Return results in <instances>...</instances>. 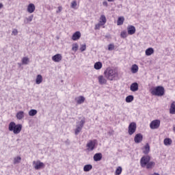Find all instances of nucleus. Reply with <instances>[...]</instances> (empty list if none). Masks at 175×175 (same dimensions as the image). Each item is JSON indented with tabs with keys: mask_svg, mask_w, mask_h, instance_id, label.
<instances>
[{
	"mask_svg": "<svg viewBox=\"0 0 175 175\" xmlns=\"http://www.w3.org/2000/svg\"><path fill=\"white\" fill-rule=\"evenodd\" d=\"M104 75L110 81H113V80H117L118 79V72L116 71V70H113L111 68H107V70L104 72Z\"/></svg>",
	"mask_w": 175,
	"mask_h": 175,
	"instance_id": "1",
	"label": "nucleus"
},
{
	"mask_svg": "<svg viewBox=\"0 0 175 175\" xmlns=\"http://www.w3.org/2000/svg\"><path fill=\"white\" fill-rule=\"evenodd\" d=\"M21 129H23V125L21 124H16L14 122H11L9 124L8 131L13 132L14 135H18L21 132Z\"/></svg>",
	"mask_w": 175,
	"mask_h": 175,
	"instance_id": "2",
	"label": "nucleus"
},
{
	"mask_svg": "<svg viewBox=\"0 0 175 175\" xmlns=\"http://www.w3.org/2000/svg\"><path fill=\"white\" fill-rule=\"evenodd\" d=\"M150 93L154 96H163L165 95V88L163 86H157L151 89Z\"/></svg>",
	"mask_w": 175,
	"mask_h": 175,
	"instance_id": "3",
	"label": "nucleus"
},
{
	"mask_svg": "<svg viewBox=\"0 0 175 175\" xmlns=\"http://www.w3.org/2000/svg\"><path fill=\"white\" fill-rule=\"evenodd\" d=\"M151 161V157L148 155L143 156L140 159V165L144 167Z\"/></svg>",
	"mask_w": 175,
	"mask_h": 175,
	"instance_id": "4",
	"label": "nucleus"
},
{
	"mask_svg": "<svg viewBox=\"0 0 175 175\" xmlns=\"http://www.w3.org/2000/svg\"><path fill=\"white\" fill-rule=\"evenodd\" d=\"M33 167L36 169V170H40L42 167H44V163L40 162V161H33Z\"/></svg>",
	"mask_w": 175,
	"mask_h": 175,
	"instance_id": "5",
	"label": "nucleus"
},
{
	"mask_svg": "<svg viewBox=\"0 0 175 175\" xmlns=\"http://www.w3.org/2000/svg\"><path fill=\"white\" fill-rule=\"evenodd\" d=\"M159 126H161V120H154L150 124V129H158Z\"/></svg>",
	"mask_w": 175,
	"mask_h": 175,
	"instance_id": "6",
	"label": "nucleus"
},
{
	"mask_svg": "<svg viewBox=\"0 0 175 175\" xmlns=\"http://www.w3.org/2000/svg\"><path fill=\"white\" fill-rule=\"evenodd\" d=\"M96 144V141L95 139L89 141V142L86 144L88 151H94V150H95Z\"/></svg>",
	"mask_w": 175,
	"mask_h": 175,
	"instance_id": "7",
	"label": "nucleus"
},
{
	"mask_svg": "<svg viewBox=\"0 0 175 175\" xmlns=\"http://www.w3.org/2000/svg\"><path fill=\"white\" fill-rule=\"evenodd\" d=\"M136 123L135 122H131L129 126V135L130 136H132L135 132H136Z\"/></svg>",
	"mask_w": 175,
	"mask_h": 175,
	"instance_id": "8",
	"label": "nucleus"
},
{
	"mask_svg": "<svg viewBox=\"0 0 175 175\" xmlns=\"http://www.w3.org/2000/svg\"><path fill=\"white\" fill-rule=\"evenodd\" d=\"M134 142L137 144H139V143H142V142H143V135H142V133H138L135 135L134 137Z\"/></svg>",
	"mask_w": 175,
	"mask_h": 175,
	"instance_id": "9",
	"label": "nucleus"
},
{
	"mask_svg": "<svg viewBox=\"0 0 175 175\" xmlns=\"http://www.w3.org/2000/svg\"><path fill=\"white\" fill-rule=\"evenodd\" d=\"M98 80L99 84H100L101 85H103L107 83V80L106 79V78L103 77V75H99L98 77Z\"/></svg>",
	"mask_w": 175,
	"mask_h": 175,
	"instance_id": "10",
	"label": "nucleus"
},
{
	"mask_svg": "<svg viewBox=\"0 0 175 175\" xmlns=\"http://www.w3.org/2000/svg\"><path fill=\"white\" fill-rule=\"evenodd\" d=\"M130 90L133 92H136V91L139 90V83L137 82L133 83L130 86Z\"/></svg>",
	"mask_w": 175,
	"mask_h": 175,
	"instance_id": "11",
	"label": "nucleus"
},
{
	"mask_svg": "<svg viewBox=\"0 0 175 175\" xmlns=\"http://www.w3.org/2000/svg\"><path fill=\"white\" fill-rule=\"evenodd\" d=\"M52 60L54 62H61L62 61V55L61 54H56L52 57Z\"/></svg>",
	"mask_w": 175,
	"mask_h": 175,
	"instance_id": "12",
	"label": "nucleus"
},
{
	"mask_svg": "<svg viewBox=\"0 0 175 175\" xmlns=\"http://www.w3.org/2000/svg\"><path fill=\"white\" fill-rule=\"evenodd\" d=\"M127 32L129 35H133L136 32V28L134 26L129 25L127 27Z\"/></svg>",
	"mask_w": 175,
	"mask_h": 175,
	"instance_id": "13",
	"label": "nucleus"
},
{
	"mask_svg": "<svg viewBox=\"0 0 175 175\" xmlns=\"http://www.w3.org/2000/svg\"><path fill=\"white\" fill-rule=\"evenodd\" d=\"M81 38V33L80 31H76L75 33H73L71 39L72 40H79Z\"/></svg>",
	"mask_w": 175,
	"mask_h": 175,
	"instance_id": "14",
	"label": "nucleus"
},
{
	"mask_svg": "<svg viewBox=\"0 0 175 175\" xmlns=\"http://www.w3.org/2000/svg\"><path fill=\"white\" fill-rule=\"evenodd\" d=\"M85 100V98L83 96H80L75 98V101L78 105H81V103H84Z\"/></svg>",
	"mask_w": 175,
	"mask_h": 175,
	"instance_id": "15",
	"label": "nucleus"
},
{
	"mask_svg": "<svg viewBox=\"0 0 175 175\" xmlns=\"http://www.w3.org/2000/svg\"><path fill=\"white\" fill-rule=\"evenodd\" d=\"M25 113L23 111H19L16 113V118L17 120H23L25 117Z\"/></svg>",
	"mask_w": 175,
	"mask_h": 175,
	"instance_id": "16",
	"label": "nucleus"
},
{
	"mask_svg": "<svg viewBox=\"0 0 175 175\" xmlns=\"http://www.w3.org/2000/svg\"><path fill=\"white\" fill-rule=\"evenodd\" d=\"M28 13H33L35 12V5L33 3H30L27 6Z\"/></svg>",
	"mask_w": 175,
	"mask_h": 175,
	"instance_id": "17",
	"label": "nucleus"
},
{
	"mask_svg": "<svg viewBox=\"0 0 175 175\" xmlns=\"http://www.w3.org/2000/svg\"><path fill=\"white\" fill-rule=\"evenodd\" d=\"M93 159L95 162H98V161H100L102 159V153H96L94 155Z\"/></svg>",
	"mask_w": 175,
	"mask_h": 175,
	"instance_id": "18",
	"label": "nucleus"
},
{
	"mask_svg": "<svg viewBox=\"0 0 175 175\" xmlns=\"http://www.w3.org/2000/svg\"><path fill=\"white\" fill-rule=\"evenodd\" d=\"M102 62H97L94 64V68L96 69V70H100V69H102Z\"/></svg>",
	"mask_w": 175,
	"mask_h": 175,
	"instance_id": "19",
	"label": "nucleus"
},
{
	"mask_svg": "<svg viewBox=\"0 0 175 175\" xmlns=\"http://www.w3.org/2000/svg\"><path fill=\"white\" fill-rule=\"evenodd\" d=\"M43 81V77L41 75H38L36 78V84H41Z\"/></svg>",
	"mask_w": 175,
	"mask_h": 175,
	"instance_id": "20",
	"label": "nucleus"
},
{
	"mask_svg": "<svg viewBox=\"0 0 175 175\" xmlns=\"http://www.w3.org/2000/svg\"><path fill=\"white\" fill-rule=\"evenodd\" d=\"M170 113L175 114V101H173L171 103L170 108Z\"/></svg>",
	"mask_w": 175,
	"mask_h": 175,
	"instance_id": "21",
	"label": "nucleus"
},
{
	"mask_svg": "<svg viewBox=\"0 0 175 175\" xmlns=\"http://www.w3.org/2000/svg\"><path fill=\"white\" fill-rule=\"evenodd\" d=\"M143 152L145 154V155H147V154L150 152V145L148 144H146L144 147Z\"/></svg>",
	"mask_w": 175,
	"mask_h": 175,
	"instance_id": "22",
	"label": "nucleus"
},
{
	"mask_svg": "<svg viewBox=\"0 0 175 175\" xmlns=\"http://www.w3.org/2000/svg\"><path fill=\"white\" fill-rule=\"evenodd\" d=\"M139 72V66L137 64H133L131 66V72L137 73Z\"/></svg>",
	"mask_w": 175,
	"mask_h": 175,
	"instance_id": "23",
	"label": "nucleus"
},
{
	"mask_svg": "<svg viewBox=\"0 0 175 175\" xmlns=\"http://www.w3.org/2000/svg\"><path fill=\"white\" fill-rule=\"evenodd\" d=\"M84 124H85V119H82L80 122H78L77 123V127L83 129V126H84Z\"/></svg>",
	"mask_w": 175,
	"mask_h": 175,
	"instance_id": "24",
	"label": "nucleus"
},
{
	"mask_svg": "<svg viewBox=\"0 0 175 175\" xmlns=\"http://www.w3.org/2000/svg\"><path fill=\"white\" fill-rule=\"evenodd\" d=\"M146 55L150 56L152 55V54H154V49L152 48H148L145 51Z\"/></svg>",
	"mask_w": 175,
	"mask_h": 175,
	"instance_id": "25",
	"label": "nucleus"
},
{
	"mask_svg": "<svg viewBox=\"0 0 175 175\" xmlns=\"http://www.w3.org/2000/svg\"><path fill=\"white\" fill-rule=\"evenodd\" d=\"M20 162H21V157L17 156L14 158V165H18V163H20Z\"/></svg>",
	"mask_w": 175,
	"mask_h": 175,
	"instance_id": "26",
	"label": "nucleus"
},
{
	"mask_svg": "<svg viewBox=\"0 0 175 175\" xmlns=\"http://www.w3.org/2000/svg\"><path fill=\"white\" fill-rule=\"evenodd\" d=\"M146 166V169H152V167L155 166V162L149 161Z\"/></svg>",
	"mask_w": 175,
	"mask_h": 175,
	"instance_id": "27",
	"label": "nucleus"
},
{
	"mask_svg": "<svg viewBox=\"0 0 175 175\" xmlns=\"http://www.w3.org/2000/svg\"><path fill=\"white\" fill-rule=\"evenodd\" d=\"M29 64V58L24 57L22 58V65H28Z\"/></svg>",
	"mask_w": 175,
	"mask_h": 175,
	"instance_id": "28",
	"label": "nucleus"
},
{
	"mask_svg": "<svg viewBox=\"0 0 175 175\" xmlns=\"http://www.w3.org/2000/svg\"><path fill=\"white\" fill-rule=\"evenodd\" d=\"M125 18H124V16H120L118 18V21H117V25H122L124 24Z\"/></svg>",
	"mask_w": 175,
	"mask_h": 175,
	"instance_id": "29",
	"label": "nucleus"
},
{
	"mask_svg": "<svg viewBox=\"0 0 175 175\" xmlns=\"http://www.w3.org/2000/svg\"><path fill=\"white\" fill-rule=\"evenodd\" d=\"M165 146H170L172 143V141L170 138H165L163 141Z\"/></svg>",
	"mask_w": 175,
	"mask_h": 175,
	"instance_id": "30",
	"label": "nucleus"
},
{
	"mask_svg": "<svg viewBox=\"0 0 175 175\" xmlns=\"http://www.w3.org/2000/svg\"><path fill=\"white\" fill-rule=\"evenodd\" d=\"M33 20V15L29 16L28 18H26L24 21L25 24H28V23H31Z\"/></svg>",
	"mask_w": 175,
	"mask_h": 175,
	"instance_id": "31",
	"label": "nucleus"
},
{
	"mask_svg": "<svg viewBox=\"0 0 175 175\" xmlns=\"http://www.w3.org/2000/svg\"><path fill=\"white\" fill-rule=\"evenodd\" d=\"M99 23H100V24L103 25H105V24H106V16H105V15H102L100 16Z\"/></svg>",
	"mask_w": 175,
	"mask_h": 175,
	"instance_id": "32",
	"label": "nucleus"
},
{
	"mask_svg": "<svg viewBox=\"0 0 175 175\" xmlns=\"http://www.w3.org/2000/svg\"><path fill=\"white\" fill-rule=\"evenodd\" d=\"M92 169V165L91 164L85 165L83 167V170L85 172H90V170H91Z\"/></svg>",
	"mask_w": 175,
	"mask_h": 175,
	"instance_id": "33",
	"label": "nucleus"
},
{
	"mask_svg": "<svg viewBox=\"0 0 175 175\" xmlns=\"http://www.w3.org/2000/svg\"><path fill=\"white\" fill-rule=\"evenodd\" d=\"M36 114H38V111H36V109H31L29 111V116L31 117H33V116H36Z\"/></svg>",
	"mask_w": 175,
	"mask_h": 175,
	"instance_id": "34",
	"label": "nucleus"
},
{
	"mask_svg": "<svg viewBox=\"0 0 175 175\" xmlns=\"http://www.w3.org/2000/svg\"><path fill=\"white\" fill-rule=\"evenodd\" d=\"M133 99H134L133 96L129 95L126 97V103H131V102H132L133 100Z\"/></svg>",
	"mask_w": 175,
	"mask_h": 175,
	"instance_id": "35",
	"label": "nucleus"
},
{
	"mask_svg": "<svg viewBox=\"0 0 175 175\" xmlns=\"http://www.w3.org/2000/svg\"><path fill=\"white\" fill-rule=\"evenodd\" d=\"M72 51H75L76 53V51H77L79 50V44L74 43V44H72Z\"/></svg>",
	"mask_w": 175,
	"mask_h": 175,
	"instance_id": "36",
	"label": "nucleus"
},
{
	"mask_svg": "<svg viewBox=\"0 0 175 175\" xmlns=\"http://www.w3.org/2000/svg\"><path fill=\"white\" fill-rule=\"evenodd\" d=\"M122 173V167H118V168L116 170V175H120Z\"/></svg>",
	"mask_w": 175,
	"mask_h": 175,
	"instance_id": "37",
	"label": "nucleus"
},
{
	"mask_svg": "<svg viewBox=\"0 0 175 175\" xmlns=\"http://www.w3.org/2000/svg\"><path fill=\"white\" fill-rule=\"evenodd\" d=\"M120 36H121V38H122L123 39H125V38H126V37L128 36V34L126 33V31H123L121 32Z\"/></svg>",
	"mask_w": 175,
	"mask_h": 175,
	"instance_id": "38",
	"label": "nucleus"
},
{
	"mask_svg": "<svg viewBox=\"0 0 175 175\" xmlns=\"http://www.w3.org/2000/svg\"><path fill=\"white\" fill-rule=\"evenodd\" d=\"M76 6H77V1H73L71 3V8H72V9H76Z\"/></svg>",
	"mask_w": 175,
	"mask_h": 175,
	"instance_id": "39",
	"label": "nucleus"
},
{
	"mask_svg": "<svg viewBox=\"0 0 175 175\" xmlns=\"http://www.w3.org/2000/svg\"><path fill=\"white\" fill-rule=\"evenodd\" d=\"M81 51L83 53V51H85L87 50V45L85 44H81L80 47Z\"/></svg>",
	"mask_w": 175,
	"mask_h": 175,
	"instance_id": "40",
	"label": "nucleus"
},
{
	"mask_svg": "<svg viewBox=\"0 0 175 175\" xmlns=\"http://www.w3.org/2000/svg\"><path fill=\"white\" fill-rule=\"evenodd\" d=\"M81 127H77V129H75V133L76 135H79V133H80V132H81Z\"/></svg>",
	"mask_w": 175,
	"mask_h": 175,
	"instance_id": "41",
	"label": "nucleus"
},
{
	"mask_svg": "<svg viewBox=\"0 0 175 175\" xmlns=\"http://www.w3.org/2000/svg\"><path fill=\"white\" fill-rule=\"evenodd\" d=\"M108 50H109V51H113V50H114V44H109L108 45Z\"/></svg>",
	"mask_w": 175,
	"mask_h": 175,
	"instance_id": "42",
	"label": "nucleus"
},
{
	"mask_svg": "<svg viewBox=\"0 0 175 175\" xmlns=\"http://www.w3.org/2000/svg\"><path fill=\"white\" fill-rule=\"evenodd\" d=\"M18 34V31L16 29H14L12 31V35H14V36H16V35Z\"/></svg>",
	"mask_w": 175,
	"mask_h": 175,
	"instance_id": "43",
	"label": "nucleus"
},
{
	"mask_svg": "<svg viewBox=\"0 0 175 175\" xmlns=\"http://www.w3.org/2000/svg\"><path fill=\"white\" fill-rule=\"evenodd\" d=\"M102 25H101V23L98 22V23L95 25L94 29H99Z\"/></svg>",
	"mask_w": 175,
	"mask_h": 175,
	"instance_id": "44",
	"label": "nucleus"
},
{
	"mask_svg": "<svg viewBox=\"0 0 175 175\" xmlns=\"http://www.w3.org/2000/svg\"><path fill=\"white\" fill-rule=\"evenodd\" d=\"M62 12V6L58 7V10L56 11V13H61Z\"/></svg>",
	"mask_w": 175,
	"mask_h": 175,
	"instance_id": "45",
	"label": "nucleus"
},
{
	"mask_svg": "<svg viewBox=\"0 0 175 175\" xmlns=\"http://www.w3.org/2000/svg\"><path fill=\"white\" fill-rule=\"evenodd\" d=\"M65 144H66V146H69V144H70V141L69 139H66V140L65 141Z\"/></svg>",
	"mask_w": 175,
	"mask_h": 175,
	"instance_id": "46",
	"label": "nucleus"
},
{
	"mask_svg": "<svg viewBox=\"0 0 175 175\" xmlns=\"http://www.w3.org/2000/svg\"><path fill=\"white\" fill-rule=\"evenodd\" d=\"M103 6L107 7V6H108L107 1H103Z\"/></svg>",
	"mask_w": 175,
	"mask_h": 175,
	"instance_id": "47",
	"label": "nucleus"
},
{
	"mask_svg": "<svg viewBox=\"0 0 175 175\" xmlns=\"http://www.w3.org/2000/svg\"><path fill=\"white\" fill-rule=\"evenodd\" d=\"M2 8H3V4L0 3V9H2Z\"/></svg>",
	"mask_w": 175,
	"mask_h": 175,
	"instance_id": "48",
	"label": "nucleus"
},
{
	"mask_svg": "<svg viewBox=\"0 0 175 175\" xmlns=\"http://www.w3.org/2000/svg\"><path fill=\"white\" fill-rule=\"evenodd\" d=\"M115 0H107L108 2H114Z\"/></svg>",
	"mask_w": 175,
	"mask_h": 175,
	"instance_id": "49",
	"label": "nucleus"
},
{
	"mask_svg": "<svg viewBox=\"0 0 175 175\" xmlns=\"http://www.w3.org/2000/svg\"><path fill=\"white\" fill-rule=\"evenodd\" d=\"M173 131L175 132V126H173Z\"/></svg>",
	"mask_w": 175,
	"mask_h": 175,
	"instance_id": "50",
	"label": "nucleus"
},
{
	"mask_svg": "<svg viewBox=\"0 0 175 175\" xmlns=\"http://www.w3.org/2000/svg\"><path fill=\"white\" fill-rule=\"evenodd\" d=\"M18 65H19V66H21V64H19V63H18Z\"/></svg>",
	"mask_w": 175,
	"mask_h": 175,
	"instance_id": "51",
	"label": "nucleus"
}]
</instances>
